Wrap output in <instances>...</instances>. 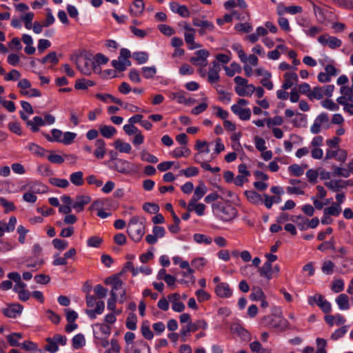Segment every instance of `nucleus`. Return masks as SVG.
Here are the masks:
<instances>
[{"label": "nucleus", "instance_id": "1", "mask_svg": "<svg viewBox=\"0 0 353 353\" xmlns=\"http://www.w3.org/2000/svg\"><path fill=\"white\" fill-rule=\"evenodd\" d=\"M144 221V218L141 219L138 216H132L129 221L127 232L131 239L136 243L142 239L145 232Z\"/></svg>", "mask_w": 353, "mask_h": 353}, {"label": "nucleus", "instance_id": "2", "mask_svg": "<svg viewBox=\"0 0 353 353\" xmlns=\"http://www.w3.org/2000/svg\"><path fill=\"white\" fill-rule=\"evenodd\" d=\"M212 208L214 214L223 221H232L237 215V210L230 204L217 202L212 203Z\"/></svg>", "mask_w": 353, "mask_h": 353}, {"label": "nucleus", "instance_id": "3", "mask_svg": "<svg viewBox=\"0 0 353 353\" xmlns=\"http://www.w3.org/2000/svg\"><path fill=\"white\" fill-rule=\"evenodd\" d=\"M261 324L269 328H274L279 331H284L288 327V322L281 316L272 314L263 316L261 319Z\"/></svg>", "mask_w": 353, "mask_h": 353}, {"label": "nucleus", "instance_id": "4", "mask_svg": "<svg viewBox=\"0 0 353 353\" xmlns=\"http://www.w3.org/2000/svg\"><path fill=\"white\" fill-rule=\"evenodd\" d=\"M318 42L323 46H328L330 49H336L342 45L341 39L336 37L330 36L328 34L321 35L317 39Z\"/></svg>", "mask_w": 353, "mask_h": 353}, {"label": "nucleus", "instance_id": "5", "mask_svg": "<svg viewBox=\"0 0 353 353\" xmlns=\"http://www.w3.org/2000/svg\"><path fill=\"white\" fill-rule=\"evenodd\" d=\"M308 302L310 305L316 303L325 313L327 314L332 311L331 303L325 299L324 296L320 294H316L314 296H310Z\"/></svg>", "mask_w": 353, "mask_h": 353}, {"label": "nucleus", "instance_id": "6", "mask_svg": "<svg viewBox=\"0 0 353 353\" xmlns=\"http://www.w3.org/2000/svg\"><path fill=\"white\" fill-rule=\"evenodd\" d=\"M105 285H112V290L110 292V295L112 293L114 295H117V292L122 291L124 290V283L122 280L117 275H112L106 278L104 281Z\"/></svg>", "mask_w": 353, "mask_h": 353}, {"label": "nucleus", "instance_id": "7", "mask_svg": "<svg viewBox=\"0 0 353 353\" xmlns=\"http://www.w3.org/2000/svg\"><path fill=\"white\" fill-rule=\"evenodd\" d=\"M192 23L194 26L200 28L198 32L201 36H203L207 33V32H212L214 29V24L211 21L207 20L194 19Z\"/></svg>", "mask_w": 353, "mask_h": 353}, {"label": "nucleus", "instance_id": "8", "mask_svg": "<svg viewBox=\"0 0 353 353\" xmlns=\"http://www.w3.org/2000/svg\"><path fill=\"white\" fill-rule=\"evenodd\" d=\"M196 57H192L190 58V62L195 65L201 67H205L208 65L207 58L209 57L210 53L206 50H199L196 52Z\"/></svg>", "mask_w": 353, "mask_h": 353}, {"label": "nucleus", "instance_id": "9", "mask_svg": "<svg viewBox=\"0 0 353 353\" xmlns=\"http://www.w3.org/2000/svg\"><path fill=\"white\" fill-rule=\"evenodd\" d=\"M113 163L112 168L121 174H128L132 171V164L126 160L119 159Z\"/></svg>", "mask_w": 353, "mask_h": 353}, {"label": "nucleus", "instance_id": "10", "mask_svg": "<svg viewBox=\"0 0 353 353\" xmlns=\"http://www.w3.org/2000/svg\"><path fill=\"white\" fill-rule=\"evenodd\" d=\"M91 201V197L88 195H78L76 196L72 207L77 212H82L85 205Z\"/></svg>", "mask_w": 353, "mask_h": 353}, {"label": "nucleus", "instance_id": "11", "mask_svg": "<svg viewBox=\"0 0 353 353\" xmlns=\"http://www.w3.org/2000/svg\"><path fill=\"white\" fill-rule=\"evenodd\" d=\"M92 60V59L88 57H79L77 59L76 64L82 73L89 75L90 74Z\"/></svg>", "mask_w": 353, "mask_h": 353}, {"label": "nucleus", "instance_id": "12", "mask_svg": "<svg viewBox=\"0 0 353 353\" xmlns=\"http://www.w3.org/2000/svg\"><path fill=\"white\" fill-rule=\"evenodd\" d=\"M215 292L219 297L229 298L232 294V290L228 283H219L215 288Z\"/></svg>", "mask_w": 353, "mask_h": 353}, {"label": "nucleus", "instance_id": "13", "mask_svg": "<svg viewBox=\"0 0 353 353\" xmlns=\"http://www.w3.org/2000/svg\"><path fill=\"white\" fill-rule=\"evenodd\" d=\"M23 310L22 305L20 304H11L2 311L3 314L9 318H16L19 315Z\"/></svg>", "mask_w": 353, "mask_h": 353}, {"label": "nucleus", "instance_id": "14", "mask_svg": "<svg viewBox=\"0 0 353 353\" xmlns=\"http://www.w3.org/2000/svg\"><path fill=\"white\" fill-rule=\"evenodd\" d=\"M231 110L243 121L249 120L251 117V111L249 108H242L238 105H232Z\"/></svg>", "mask_w": 353, "mask_h": 353}, {"label": "nucleus", "instance_id": "15", "mask_svg": "<svg viewBox=\"0 0 353 353\" xmlns=\"http://www.w3.org/2000/svg\"><path fill=\"white\" fill-rule=\"evenodd\" d=\"M298 81V75L295 72H286L284 74V82L282 85L283 90L290 88L294 84Z\"/></svg>", "mask_w": 353, "mask_h": 353}, {"label": "nucleus", "instance_id": "16", "mask_svg": "<svg viewBox=\"0 0 353 353\" xmlns=\"http://www.w3.org/2000/svg\"><path fill=\"white\" fill-rule=\"evenodd\" d=\"M96 150L94 152V155L99 159H103L105 153V143L103 139H98L95 141Z\"/></svg>", "mask_w": 353, "mask_h": 353}, {"label": "nucleus", "instance_id": "17", "mask_svg": "<svg viewBox=\"0 0 353 353\" xmlns=\"http://www.w3.org/2000/svg\"><path fill=\"white\" fill-rule=\"evenodd\" d=\"M179 267L181 269H186L188 270V274L189 277V280H181V283H185V284H194L195 282V278L193 275L194 270L190 268V264L186 261H183L180 263Z\"/></svg>", "mask_w": 353, "mask_h": 353}, {"label": "nucleus", "instance_id": "18", "mask_svg": "<svg viewBox=\"0 0 353 353\" xmlns=\"http://www.w3.org/2000/svg\"><path fill=\"white\" fill-rule=\"evenodd\" d=\"M236 93L241 97L251 96L255 90V87L252 84H248V83L243 87L236 86Z\"/></svg>", "mask_w": 353, "mask_h": 353}, {"label": "nucleus", "instance_id": "19", "mask_svg": "<svg viewBox=\"0 0 353 353\" xmlns=\"http://www.w3.org/2000/svg\"><path fill=\"white\" fill-rule=\"evenodd\" d=\"M247 199L252 204L259 205L263 203L261 196L254 190H246L244 192Z\"/></svg>", "mask_w": 353, "mask_h": 353}, {"label": "nucleus", "instance_id": "20", "mask_svg": "<svg viewBox=\"0 0 353 353\" xmlns=\"http://www.w3.org/2000/svg\"><path fill=\"white\" fill-rule=\"evenodd\" d=\"M133 8H130V12L132 16H139L144 10L145 4L143 0H134Z\"/></svg>", "mask_w": 353, "mask_h": 353}, {"label": "nucleus", "instance_id": "21", "mask_svg": "<svg viewBox=\"0 0 353 353\" xmlns=\"http://www.w3.org/2000/svg\"><path fill=\"white\" fill-rule=\"evenodd\" d=\"M45 125L43 118L36 116L30 121H28V125L32 132H37L39 130V127Z\"/></svg>", "mask_w": 353, "mask_h": 353}, {"label": "nucleus", "instance_id": "22", "mask_svg": "<svg viewBox=\"0 0 353 353\" xmlns=\"http://www.w3.org/2000/svg\"><path fill=\"white\" fill-rule=\"evenodd\" d=\"M99 130L101 134L106 139L112 138L117 133L116 128L112 125H100Z\"/></svg>", "mask_w": 353, "mask_h": 353}, {"label": "nucleus", "instance_id": "23", "mask_svg": "<svg viewBox=\"0 0 353 353\" xmlns=\"http://www.w3.org/2000/svg\"><path fill=\"white\" fill-rule=\"evenodd\" d=\"M260 276L270 280L272 278L273 269L270 263H264L262 267L259 268Z\"/></svg>", "mask_w": 353, "mask_h": 353}, {"label": "nucleus", "instance_id": "24", "mask_svg": "<svg viewBox=\"0 0 353 353\" xmlns=\"http://www.w3.org/2000/svg\"><path fill=\"white\" fill-rule=\"evenodd\" d=\"M51 136L49 135L48 134H44L45 138L48 141L61 143L63 134L61 130L58 129H52L51 131Z\"/></svg>", "mask_w": 353, "mask_h": 353}, {"label": "nucleus", "instance_id": "25", "mask_svg": "<svg viewBox=\"0 0 353 353\" xmlns=\"http://www.w3.org/2000/svg\"><path fill=\"white\" fill-rule=\"evenodd\" d=\"M95 96L98 99H99L105 103H108L109 102L108 100H110V101H111L112 103H115L121 106H122L123 105V102L121 99L114 97V96H112L110 94L98 93Z\"/></svg>", "mask_w": 353, "mask_h": 353}, {"label": "nucleus", "instance_id": "26", "mask_svg": "<svg viewBox=\"0 0 353 353\" xmlns=\"http://www.w3.org/2000/svg\"><path fill=\"white\" fill-rule=\"evenodd\" d=\"M336 303L341 310H346L350 308L349 297L345 294H339L336 299Z\"/></svg>", "mask_w": 353, "mask_h": 353}, {"label": "nucleus", "instance_id": "27", "mask_svg": "<svg viewBox=\"0 0 353 353\" xmlns=\"http://www.w3.org/2000/svg\"><path fill=\"white\" fill-rule=\"evenodd\" d=\"M185 41L188 46L190 50H194L201 47V45L194 42V32H185L184 34Z\"/></svg>", "mask_w": 353, "mask_h": 353}, {"label": "nucleus", "instance_id": "28", "mask_svg": "<svg viewBox=\"0 0 353 353\" xmlns=\"http://www.w3.org/2000/svg\"><path fill=\"white\" fill-rule=\"evenodd\" d=\"M290 221L296 223L299 230L303 231L307 229V221H308V219L302 215L291 216Z\"/></svg>", "mask_w": 353, "mask_h": 353}, {"label": "nucleus", "instance_id": "29", "mask_svg": "<svg viewBox=\"0 0 353 353\" xmlns=\"http://www.w3.org/2000/svg\"><path fill=\"white\" fill-rule=\"evenodd\" d=\"M115 149L118 150L120 152L130 153L132 147L130 143L122 141L121 139H117L114 142Z\"/></svg>", "mask_w": 353, "mask_h": 353}, {"label": "nucleus", "instance_id": "30", "mask_svg": "<svg viewBox=\"0 0 353 353\" xmlns=\"http://www.w3.org/2000/svg\"><path fill=\"white\" fill-rule=\"evenodd\" d=\"M27 148L34 155L37 157H43L45 156L46 152H47L41 146L34 143H30Z\"/></svg>", "mask_w": 353, "mask_h": 353}, {"label": "nucleus", "instance_id": "31", "mask_svg": "<svg viewBox=\"0 0 353 353\" xmlns=\"http://www.w3.org/2000/svg\"><path fill=\"white\" fill-rule=\"evenodd\" d=\"M70 180L76 186H81L83 184V173L81 171L73 172L70 176Z\"/></svg>", "mask_w": 353, "mask_h": 353}, {"label": "nucleus", "instance_id": "32", "mask_svg": "<svg viewBox=\"0 0 353 353\" xmlns=\"http://www.w3.org/2000/svg\"><path fill=\"white\" fill-rule=\"evenodd\" d=\"M207 190L208 189L205 183L203 182H200L196 187L192 197L199 200L205 194Z\"/></svg>", "mask_w": 353, "mask_h": 353}, {"label": "nucleus", "instance_id": "33", "mask_svg": "<svg viewBox=\"0 0 353 353\" xmlns=\"http://www.w3.org/2000/svg\"><path fill=\"white\" fill-rule=\"evenodd\" d=\"M170 97L172 99L176 100L178 103H190V100H188V99H186L185 92L184 91L172 93Z\"/></svg>", "mask_w": 353, "mask_h": 353}, {"label": "nucleus", "instance_id": "34", "mask_svg": "<svg viewBox=\"0 0 353 353\" xmlns=\"http://www.w3.org/2000/svg\"><path fill=\"white\" fill-rule=\"evenodd\" d=\"M94 81L85 79H77L76 81L74 88L77 90H85L89 87L94 85Z\"/></svg>", "mask_w": 353, "mask_h": 353}, {"label": "nucleus", "instance_id": "35", "mask_svg": "<svg viewBox=\"0 0 353 353\" xmlns=\"http://www.w3.org/2000/svg\"><path fill=\"white\" fill-rule=\"evenodd\" d=\"M341 212V208L339 203H334L330 207L324 209V213L329 216H337Z\"/></svg>", "mask_w": 353, "mask_h": 353}, {"label": "nucleus", "instance_id": "36", "mask_svg": "<svg viewBox=\"0 0 353 353\" xmlns=\"http://www.w3.org/2000/svg\"><path fill=\"white\" fill-rule=\"evenodd\" d=\"M265 298V294L262 289L259 287H254L252 290V292L250 294V300L256 301Z\"/></svg>", "mask_w": 353, "mask_h": 353}, {"label": "nucleus", "instance_id": "37", "mask_svg": "<svg viewBox=\"0 0 353 353\" xmlns=\"http://www.w3.org/2000/svg\"><path fill=\"white\" fill-rule=\"evenodd\" d=\"M112 65L118 71L123 72L125 71L127 66L131 65L130 61H127L126 62L119 59L118 60H112Z\"/></svg>", "mask_w": 353, "mask_h": 353}, {"label": "nucleus", "instance_id": "38", "mask_svg": "<svg viewBox=\"0 0 353 353\" xmlns=\"http://www.w3.org/2000/svg\"><path fill=\"white\" fill-rule=\"evenodd\" d=\"M193 239L195 242L200 244L203 243L205 245H210L212 241V239L210 236L200 233L194 234Z\"/></svg>", "mask_w": 353, "mask_h": 353}, {"label": "nucleus", "instance_id": "39", "mask_svg": "<svg viewBox=\"0 0 353 353\" xmlns=\"http://www.w3.org/2000/svg\"><path fill=\"white\" fill-rule=\"evenodd\" d=\"M72 347L74 349H79L85 343V337L82 334H77L72 338Z\"/></svg>", "mask_w": 353, "mask_h": 353}, {"label": "nucleus", "instance_id": "40", "mask_svg": "<svg viewBox=\"0 0 353 353\" xmlns=\"http://www.w3.org/2000/svg\"><path fill=\"white\" fill-rule=\"evenodd\" d=\"M188 324L193 332L199 329L206 330L208 326L207 322L203 319L197 320L194 323L190 322Z\"/></svg>", "mask_w": 353, "mask_h": 353}, {"label": "nucleus", "instance_id": "41", "mask_svg": "<svg viewBox=\"0 0 353 353\" xmlns=\"http://www.w3.org/2000/svg\"><path fill=\"white\" fill-rule=\"evenodd\" d=\"M22 337L23 335L21 333L13 332L7 336V340L11 346H19L20 344L19 343L18 341Z\"/></svg>", "mask_w": 353, "mask_h": 353}, {"label": "nucleus", "instance_id": "42", "mask_svg": "<svg viewBox=\"0 0 353 353\" xmlns=\"http://www.w3.org/2000/svg\"><path fill=\"white\" fill-rule=\"evenodd\" d=\"M307 165L302 167L298 164H292L288 167V170L290 174L295 176H300L304 172V168H306Z\"/></svg>", "mask_w": 353, "mask_h": 353}, {"label": "nucleus", "instance_id": "43", "mask_svg": "<svg viewBox=\"0 0 353 353\" xmlns=\"http://www.w3.org/2000/svg\"><path fill=\"white\" fill-rule=\"evenodd\" d=\"M137 318L134 313H130L125 322V325L130 330L137 329Z\"/></svg>", "mask_w": 353, "mask_h": 353}, {"label": "nucleus", "instance_id": "44", "mask_svg": "<svg viewBox=\"0 0 353 353\" xmlns=\"http://www.w3.org/2000/svg\"><path fill=\"white\" fill-rule=\"evenodd\" d=\"M148 57V54L145 52H136L132 54V58L137 61L138 64L146 63Z\"/></svg>", "mask_w": 353, "mask_h": 353}, {"label": "nucleus", "instance_id": "45", "mask_svg": "<svg viewBox=\"0 0 353 353\" xmlns=\"http://www.w3.org/2000/svg\"><path fill=\"white\" fill-rule=\"evenodd\" d=\"M323 88L316 86L313 88V90L311 91V93L308 94V98L310 100H312L314 99H321L323 98Z\"/></svg>", "mask_w": 353, "mask_h": 353}, {"label": "nucleus", "instance_id": "46", "mask_svg": "<svg viewBox=\"0 0 353 353\" xmlns=\"http://www.w3.org/2000/svg\"><path fill=\"white\" fill-rule=\"evenodd\" d=\"M49 181L52 185L61 188H66L70 185L69 181L65 179L51 178Z\"/></svg>", "mask_w": 353, "mask_h": 353}, {"label": "nucleus", "instance_id": "47", "mask_svg": "<svg viewBox=\"0 0 353 353\" xmlns=\"http://www.w3.org/2000/svg\"><path fill=\"white\" fill-rule=\"evenodd\" d=\"M47 344L45 346V350L50 353H55L59 350V347L57 345L52 337H48L46 339Z\"/></svg>", "mask_w": 353, "mask_h": 353}, {"label": "nucleus", "instance_id": "48", "mask_svg": "<svg viewBox=\"0 0 353 353\" xmlns=\"http://www.w3.org/2000/svg\"><path fill=\"white\" fill-rule=\"evenodd\" d=\"M40 62L41 63H46L48 62H50L54 65H56L59 63V59L57 57V53L55 52H51L49 54H48L46 56L43 57Z\"/></svg>", "mask_w": 353, "mask_h": 353}, {"label": "nucleus", "instance_id": "49", "mask_svg": "<svg viewBox=\"0 0 353 353\" xmlns=\"http://www.w3.org/2000/svg\"><path fill=\"white\" fill-rule=\"evenodd\" d=\"M142 74L145 79H152L157 73V68L155 66H145L141 68Z\"/></svg>", "mask_w": 353, "mask_h": 353}, {"label": "nucleus", "instance_id": "50", "mask_svg": "<svg viewBox=\"0 0 353 353\" xmlns=\"http://www.w3.org/2000/svg\"><path fill=\"white\" fill-rule=\"evenodd\" d=\"M322 31L323 28L316 26H310L307 29L303 30L304 33L309 37H315Z\"/></svg>", "mask_w": 353, "mask_h": 353}, {"label": "nucleus", "instance_id": "51", "mask_svg": "<svg viewBox=\"0 0 353 353\" xmlns=\"http://www.w3.org/2000/svg\"><path fill=\"white\" fill-rule=\"evenodd\" d=\"M190 154V150L187 147L176 148L172 152V156L175 158L186 157Z\"/></svg>", "mask_w": 353, "mask_h": 353}, {"label": "nucleus", "instance_id": "52", "mask_svg": "<svg viewBox=\"0 0 353 353\" xmlns=\"http://www.w3.org/2000/svg\"><path fill=\"white\" fill-rule=\"evenodd\" d=\"M335 267L334 263L331 261H325L321 267V270L324 274L327 275L332 274L334 272V268Z\"/></svg>", "mask_w": 353, "mask_h": 353}, {"label": "nucleus", "instance_id": "53", "mask_svg": "<svg viewBox=\"0 0 353 353\" xmlns=\"http://www.w3.org/2000/svg\"><path fill=\"white\" fill-rule=\"evenodd\" d=\"M77 137V134L72 132H66L63 134L61 143L64 145H70L72 143Z\"/></svg>", "mask_w": 353, "mask_h": 353}, {"label": "nucleus", "instance_id": "54", "mask_svg": "<svg viewBox=\"0 0 353 353\" xmlns=\"http://www.w3.org/2000/svg\"><path fill=\"white\" fill-rule=\"evenodd\" d=\"M143 209L148 213L157 214L159 210V206L158 204L148 202L143 204Z\"/></svg>", "mask_w": 353, "mask_h": 353}, {"label": "nucleus", "instance_id": "55", "mask_svg": "<svg viewBox=\"0 0 353 353\" xmlns=\"http://www.w3.org/2000/svg\"><path fill=\"white\" fill-rule=\"evenodd\" d=\"M141 159L148 163H157L159 161L158 158L148 152L146 150H143L141 152Z\"/></svg>", "mask_w": 353, "mask_h": 353}, {"label": "nucleus", "instance_id": "56", "mask_svg": "<svg viewBox=\"0 0 353 353\" xmlns=\"http://www.w3.org/2000/svg\"><path fill=\"white\" fill-rule=\"evenodd\" d=\"M352 85L351 87L343 85L340 88V92L342 95L347 97L350 101V97L353 94V75L351 77Z\"/></svg>", "mask_w": 353, "mask_h": 353}, {"label": "nucleus", "instance_id": "57", "mask_svg": "<svg viewBox=\"0 0 353 353\" xmlns=\"http://www.w3.org/2000/svg\"><path fill=\"white\" fill-rule=\"evenodd\" d=\"M102 242L103 239L101 237L98 236H92L88 239L87 245L88 247L99 248Z\"/></svg>", "mask_w": 353, "mask_h": 353}, {"label": "nucleus", "instance_id": "58", "mask_svg": "<svg viewBox=\"0 0 353 353\" xmlns=\"http://www.w3.org/2000/svg\"><path fill=\"white\" fill-rule=\"evenodd\" d=\"M181 174H184L186 177L195 176L199 174V169L196 167H189L180 171Z\"/></svg>", "mask_w": 353, "mask_h": 353}, {"label": "nucleus", "instance_id": "59", "mask_svg": "<svg viewBox=\"0 0 353 353\" xmlns=\"http://www.w3.org/2000/svg\"><path fill=\"white\" fill-rule=\"evenodd\" d=\"M31 190L34 194H43L47 192L48 188L41 183H35L31 187Z\"/></svg>", "mask_w": 353, "mask_h": 353}, {"label": "nucleus", "instance_id": "60", "mask_svg": "<svg viewBox=\"0 0 353 353\" xmlns=\"http://www.w3.org/2000/svg\"><path fill=\"white\" fill-rule=\"evenodd\" d=\"M17 232L19 234V242L21 244H24L26 241V236L29 232V230L22 225H20L17 227Z\"/></svg>", "mask_w": 353, "mask_h": 353}, {"label": "nucleus", "instance_id": "61", "mask_svg": "<svg viewBox=\"0 0 353 353\" xmlns=\"http://www.w3.org/2000/svg\"><path fill=\"white\" fill-rule=\"evenodd\" d=\"M52 244L56 249H57L60 251H63V250H65L68 246V243L65 240H62V239H53Z\"/></svg>", "mask_w": 353, "mask_h": 353}, {"label": "nucleus", "instance_id": "62", "mask_svg": "<svg viewBox=\"0 0 353 353\" xmlns=\"http://www.w3.org/2000/svg\"><path fill=\"white\" fill-rule=\"evenodd\" d=\"M158 30L165 36H172L175 32L172 28L166 24H160L158 26Z\"/></svg>", "mask_w": 353, "mask_h": 353}, {"label": "nucleus", "instance_id": "63", "mask_svg": "<svg viewBox=\"0 0 353 353\" xmlns=\"http://www.w3.org/2000/svg\"><path fill=\"white\" fill-rule=\"evenodd\" d=\"M265 121L267 126L269 128H271L272 125H281L283 122V118L280 116H276L272 119H266Z\"/></svg>", "mask_w": 353, "mask_h": 353}, {"label": "nucleus", "instance_id": "64", "mask_svg": "<svg viewBox=\"0 0 353 353\" xmlns=\"http://www.w3.org/2000/svg\"><path fill=\"white\" fill-rule=\"evenodd\" d=\"M111 347L105 353H120V347L117 339H112L110 341Z\"/></svg>", "mask_w": 353, "mask_h": 353}]
</instances>
